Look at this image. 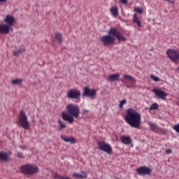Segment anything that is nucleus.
<instances>
[{
  "mask_svg": "<svg viewBox=\"0 0 179 179\" xmlns=\"http://www.w3.org/2000/svg\"><path fill=\"white\" fill-rule=\"evenodd\" d=\"M108 34L109 35H104L101 38V41L105 46L113 45L115 41V38H117L119 41L122 42L127 40L126 36H124L117 28H110Z\"/></svg>",
  "mask_w": 179,
  "mask_h": 179,
  "instance_id": "nucleus-1",
  "label": "nucleus"
},
{
  "mask_svg": "<svg viewBox=\"0 0 179 179\" xmlns=\"http://www.w3.org/2000/svg\"><path fill=\"white\" fill-rule=\"evenodd\" d=\"M126 122L131 127L138 128L141 124V115L134 108H129L126 111V114L124 117Z\"/></svg>",
  "mask_w": 179,
  "mask_h": 179,
  "instance_id": "nucleus-2",
  "label": "nucleus"
},
{
  "mask_svg": "<svg viewBox=\"0 0 179 179\" xmlns=\"http://www.w3.org/2000/svg\"><path fill=\"white\" fill-rule=\"evenodd\" d=\"M66 110L68 111V113H62V116L64 121L69 122L70 124H72L76 118H78L80 111V108L76 104L70 103L67 105Z\"/></svg>",
  "mask_w": 179,
  "mask_h": 179,
  "instance_id": "nucleus-3",
  "label": "nucleus"
},
{
  "mask_svg": "<svg viewBox=\"0 0 179 179\" xmlns=\"http://www.w3.org/2000/svg\"><path fill=\"white\" fill-rule=\"evenodd\" d=\"M18 127L23 128L25 130H29L31 124L30 122L28 121L27 115L24 110H21L17 122Z\"/></svg>",
  "mask_w": 179,
  "mask_h": 179,
  "instance_id": "nucleus-4",
  "label": "nucleus"
},
{
  "mask_svg": "<svg viewBox=\"0 0 179 179\" xmlns=\"http://www.w3.org/2000/svg\"><path fill=\"white\" fill-rule=\"evenodd\" d=\"M21 171L24 174L33 175L38 171L36 166L26 164L20 168Z\"/></svg>",
  "mask_w": 179,
  "mask_h": 179,
  "instance_id": "nucleus-5",
  "label": "nucleus"
},
{
  "mask_svg": "<svg viewBox=\"0 0 179 179\" xmlns=\"http://www.w3.org/2000/svg\"><path fill=\"white\" fill-rule=\"evenodd\" d=\"M99 148L111 155H113V148L110 144L106 143L105 141H101L98 143Z\"/></svg>",
  "mask_w": 179,
  "mask_h": 179,
  "instance_id": "nucleus-6",
  "label": "nucleus"
},
{
  "mask_svg": "<svg viewBox=\"0 0 179 179\" xmlns=\"http://www.w3.org/2000/svg\"><path fill=\"white\" fill-rule=\"evenodd\" d=\"M166 54L173 62H176L179 60L178 50H174V49H168Z\"/></svg>",
  "mask_w": 179,
  "mask_h": 179,
  "instance_id": "nucleus-7",
  "label": "nucleus"
},
{
  "mask_svg": "<svg viewBox=\"0 0 179 179\" xmlns=\"http://www.w3.org/2000/svg\"><path fill=\"white\" fill-rule=\"evenodd\" d=\"M80 96L81 92L76 89H72L67 93L68 98L71 99H79Z\"/></svg>",
  "mask_w": 179,
  "mask_h": 179,
  "instance_id": "nucleus-8",
  "label": "nucleus"
},
{
  "mask_svg": "<svg viewBox=\"0 0 179 179\" xmlns=\"http://www.w3.org/2000/svg\"><path fill=\"white\" fill-rule=\"evenodd\" d=\"M96 95V90L94 89H90L89 87L84 88V92L83 93V96L90 97L94 99Z\"/></svg>",
  "mask_w": 179,
  "mask_h": 179,
  "instance_id": "nucleus-9",
  "label": "nucleus"
},
{
  "mask_svg": "<svg viewBox=\"0 0 179 179\" xmlns=\"http://www.w3.org/2000/svg\"><path fill=\"white\" fill-rule=\"evenodd\" d=\"M152 172V169L148 166H141L136 169L138 175H150Z\"/></svg>",
  "mask_w": 179,
  "mask_h": 179,
  "instance_id": "nucleus-10",
  "label": "nucleus"
},
{
  "mask_svg": "<svg viewBox=\"0 0 179 179\" xmlns=\"http://www.w3.org/2000/svg\"><path fill=\"white\" fill-rule=\"evenodd\" d=\"M153 92L156 94L157 97L162 99V100H165L166 97L168 96V94L159 89H154Z\"/></svg>",
  "mask_w": 179,
  "mask_h": 179,
  "instance_id": "nucleus-11",
  "label": "nucleus"
},
{
  "mask_svg": "<svg viewBox=\"0 0 179 179\" xmlns=\"http://www.w3.org/2000/svg\"><path fill=\"white\" fill-rule=\"evenodd\" d=\"M4 22L6 23L7 26L11 29V27L14 24L15 18L13 17V15H6V18L4 19Z\"/></svg>",
  "mask_w": 179,
  "mask_h": 179,
  "instance_id": "nucleus-12",
  "label": "nucleus"
},
{
  "mask_svg": "<svg viewBox=\"0 0 179 179\" xmlns=\"http://www.w3.org/2000/svg\"><path fill=\"white\" fill-rule=\"evenodd\" d=\"M11 29L6 24H0V34H8Z\"/></svg>",
  "mask_w": 179,
  "mask_h": 179,
  "instance_id": "nucleus-13",
  "label": "nucleus"
},
{
  "mask_svg": "<svg viewBox=\"0 0 179 179\" xmlns=\"http://www.w3.org/2000/svg\"><path fill=\"white\" fill-rule=\"evenodd\" d=\"M120 76L118 73L113 74L109 76L108 80L110 82L118 81L120 80Z\"/></svg>",
  "mask_w": 179,
  "mask_h": 179,
  "instance_id": "nucleus-14",
  "label": "nucleus"
},
{
  "mask_svg": "<svg viewBox=\"0 0 179 179\" xmlns=\"http://www.w3.org/2000/svg\"><path fill=\"white\" fill-rule=\"evenodd\" d=\"M121 139H122V142L125 145H129L132 142V140L129 136H123L122 137Z\"/></svg>",
  "mask_w": 179,
  "mask_h": 179,
  "instance_id": "nucleus-15",
  "label": "nucleus"
},
{
  "mask_svg": "<svg viewBox=\"0 0 179 179\" xmlns=\"http://www.w3.org/2000/svg\"><path fill=\"white\" fill-rule=\"evenodd\" d=\"M61 138H62L64 141H66V142H70V143H76L75 138H73V137L69 138V137H67V136H61Z\"/></svg>",
  "mask_w": 179,
  "mask_h": 179,
  "instance_id": "nucleus-16",
  "label": "nucleus"
},
{
  "mask_svg": "<svg viewBox=\"0 0 179 179\" xmlns=\"http://www.w3.org/2000/svg\"><path fill=\"white\" fill-rule=\"evenodd\" d=\"M134 22L137 24L138 27H141V22L138 18V14H136V13H135V14L134 15V20H133Z\"/></svg>",
  "mask_w": 179,
  "mask_h": 179,
  "instance_id": "nucleus-17",
  "label": "nucleus"
},
{
  "mask_svg": "<svg viewBox=\"0 0 179 179\" xmlns=\"http://www.w3.org/2000/svg\"><path fill=\"white\" fill-rule=\"evenodd\" d=\"M110 11L115 17L118 16V7H111Z\"/></svg>",
  "mask_w": 179,
  "mask_h": 179,
  "instance_id": "nucleus-18",
  "label": "nucleus"
},
{
  "mask_svg": "<svg viewBox=\"0 0 179 179\" xmlns=\"http://www.w3.org/2000/svg\"><path fill=\"white\" fill-rule=\"evenodd\" d=\"M0 159L6 162L8 159V154L4 152H0Z\"/></svg>",
  "mask_w": 179,
  "mask_h": 179,
  "instance_id": "nucleus-19",
  "label": "nucleus"
},
{
  "mask_svg": "<svg viewBox=\"0 0 179 179\" xmlns=\"http://www.w3.org/2000/svg\"><path fill=\"white\" fill-rule=\"evenodd\" d=\"M73 177L76 178H80V179L86 178L87 174L85 173H83V174H78V173H75L73 174Z\"/></svg>",
  "mask_w": 179,
  "mask_h": 179,
  "instance_id": "nucleus-20",
  "label": "nucleus"
},
{
  "mask_svg": "<svg viewBox=\"0 0 179 179\" xmlns=\"http://www.w3.org/2000/svg\"><path fill=\"white\" fill-rule=\"evenodd\" d=\"M55 39L61 43L62 42V34H60L59 32H57L55 34Z\"/></svg>",
  "mask_w": 179,
  "mask_h": 179,
  "instance_id": "nucleus-21",
  "label": "nucleus"
},
{
  "mask_svg": "<svg viewBox=\"0 0 179 179\" xmlns=\"http://www.w3.org/2000/svg\"><path fill=\"white\" fill-rule=\"evenodd\" d=\"M25 52V49L24 48H20V49H18V50L15 51L13 52V55L14 56H17L21 53H24Z\"/></svg>",
  "mask_w": 179,
  "mask_h": 179,
  "instance_id": "nucleus-22",
  "label": "nucleus"
},
{
  "mask_svg": "<svg viewBox=\"0 0 179 179\" xmlns=\"http://www.w3.org/2000/svg\"><path fill=\"white\" fill-rule=\"evenodd\" d=\"M53 178L55 179H71L68 176H59V175H57V174H55L53 176Z\"/></svg>",
  "mask_w": 179,
  "mask_h": 179,
  "instance_id": "nucleus-23",
  "label": "nucleus"
},
{
  "mask_svg": "<svg viewBox=\"0 0 179 179\" xmlns=\"http://www.w3.org/2000/svg\"><path fill=\"white\" fill-rule=\"evenodd\" d=\"M148 124L150 125L152 131H155L157 130L158 128L155 124L152 123V122H148Z\"/></svg>",
  "mask_w": 179,
  "mask_h": 179,
  "instance_id": "nucleus-24",
  "label": "nucleus"
},
{
  "mask_svg": "<svg viewBox=\"0 0 179 179\" xmlns=\"http://www.w3.org/2000/svg\"><path fill=\"white\" fill-rule=\"evenodd\" d=\"M22 80L21 79H15L12 81L13 85H21Z\"/></svg>",
  "mask_w": 179,
  "mask_h": 179,
  "instance_id": "nucleus-25",
  "label": "nucleus"
},
{
  "mask_svg": "<svg viewBox=\"0 0 179 179\" xmlns=\"http://www.w3.org/2000/svg\"><path fill=\"white\" fill-rule=\"evenodd\" d=\"M58 122L59 124L60 130L66 127V125L64 122H62L61 120H59Z\"/></svg>",
  "mask_w": 179,
  "mask_h": 179,
  "instance_id": "nucleus-26",
  "label": "nucleus"
},
{
  "mask_svg": "<svg viewBox=\"0 0 179 179\" xmlns=\"http://www.w3.org/2000/svg\"><path fill=\"white\" fill-rule=\"evenodd\" d=\"M124 78L126 79V80H129V81H135L134 78L130 76H128V75H125L124 76Z\"/></svg>",
  "mask_w": 179,
  "mask_h": 179,
  "instance_id": "nucleus-27",
  "label": "nucleus"
},
{
  "mask_svg": "<svg viewBox=\"0 0 179 179\" xmlns=\"http://www.w3.org/2000/svg\"><path fill=\"white\" fill-rule=\"evenodd\" d=\"M158 108H159V106H158L157 103H153V104L150 106V110H157Z\"/></svg>",
  "mask_w": 179,
  "mask_h": 179,
  "instance_id": "nucleus-28",
  "label": "nucleus"
},
{
  "mask_svg": "<svg viewBox=\"0 0 179 179\" xmlns=\"http://www.w3.org/2000/svg\"><path fill=\"white\" fill-rule=\"evenodd\" d=\"M134 10L139 14L143 13V9L141 7H135Z\"/></svg>",
  "mask_w": 179,
  "mask_h": 179,
  "instance_id": "nucleus-29",
  "label": "nucleus"
},
{
  "mask_svg": "<svg viewBox=\"0 0 179 179\" xmlns=\"http://www.w3.org/2000/svg\"><path fill=\"white\" fill-rule=\"evenodd\" d=\"M126 103H127V100H125V99L122 100V101L120 102V107L121 108H122L123 106H124V105H125Z\"/></svg>",
  "mask_w": 179,
  "mask_h": 179,
  "instance_id": "nucleus-30",
  "label": "nucleus"
},
{
  "mask_svg": "<svg viewBox=\"0 0 179 179\" xmlns=\"http://www.w3.org/2000/svg\"><path fill=\"white\" fill-rule=\"evenodd\" d=\"M173 129L178 133H179V123L178 124H176L173 126Z\"/></svg>",
  "mask_w": 179,
  "mask_h": 179,
  "instance_id": "nucleus-31",
  "label": "nucleus"
},
{
  "mask_svg": "<svg viewBox=\"0 0 179 179\" xmlns=\"http://www.w3.org/2000/svg\"><path fill=\"white\" fill-rule=\"evenodd\" d=\"M151 78L155 80V82H159V78L158 77H155L154 76H151Z\"/></svg>",
  "mask_w": 179,
  "mask_h": 179,
  "instance_id": "nucleus-32",
  "label": "nucleus"
},
{
  "mask_svg": "<svg viewBox=\"0 0 179 179\" xmlns=\"http://www.w3.org/2000/svg\"><path fill=\"white\" fill-rule=\"evenodd\" d=\"M122 3L127 5L128 3V0H120Z\"/></svg>",
  "mask_w": 179,
  "mask_h": 179,
  "instance_id": "nucleus-33",
  "label": "nucleus"
},
{
  "mask_svg": "<svg viewBox=\"0 0 179 179\" xmlns=\"http://www.w3.org/2000/svg\"><path fill=\"white\" fill-rule=\"evenodd\" d=\"M17 157H20V158H23V155L21 152H18Z\"/></svg>",
  "mask_w": 179,
  "mask_h": 179,
  "instance_id": "nucleus-34",
  "label": "nucleus"
},
{
  "mask_svg": "<svg viewBox=\"0 0 179 179\" xmlns=\"http://www.w3.org/2000/svg\"><path fill=\"white\" fill-rule=\"evenodd\" d=\"M166 154H171V153H172V150L171 149H169V150H167L166 151Z\"/></svg>",
  "mask_w": 179,
  "mask_h": 179,
  "instance_id": "nucleus-35",
  "label": "nucleus"
},
{
  "mask_svg": "<svg viewBox=\"0 0 179 179\" xmlns=\"http://www.w3.org/2000/svg\"><path fill=\"white\" fill-rule=\"evenodd\" d=\"M89 113V110H83V114H87V113Z\"/></svg>",
  "mask_w": 179,
  "mask_h": 179,
  "instance_id": "nucleus-36",
  "label": "nucleus"
},
{
  "mask_svg": "<svg viewBox=\"0 0 179 179\" xmlns=\"http://www.w3.org/2000/svg\"><path fill=\"white\" fill-rule=\"evenodd\" d=\"M6 1H7V0H0V3H5Z\"/></svg>",
  "mask_w": 179,
  "mask_h": 179,
  "instance_id": "nucleus-37",
  "label": "nucleus"
},
{
  "mask_svg": "<svg viewBox=\"0 0 179 179\" xmlns=\"http://www.w3.org/2000/svg\"><path fill=\"white\" fill-rule=\"evenodd\" d=\"M169 2H170L171 3H174V1H173V0H170V1H169Z\"/></svg>",
  "mask_w": 179,
  "mask_h": 179,
  "instance_id": "nucleus-38",
  "label": "nucleus"
},
{
  "mask_svg": "<svg viewBox=\"0 0 179 179\" xmlns=\"http://www.w3.org/2000/svg\"><path fill=\"white\" fill-rule=\"evenodd\" d=\"M20 148H22V150H24V149H26V147L25 146H21Z\"/></svg>",
  "mask_w": 179,
  "mask_h": 179,
  "instance_id": "nucleus-39",
  "label": "nucleus"
},
{
  "mask_svg": "<svg viewBox=\"0 0 179 179\" xmlns=\"http://www.w3.org/2000/svg\"><path fill=\"white\" fill-rule=\"evenodd\" d=\"M164 1H168V2L170 1V0H164Z\"/></svg>",
  "mask_w": 179,
  "mask_h": 179,
  "instance_id": "nucleus-40",
  "label": "nucleus"
},
{
  "mask_svg": "<svg viewBox=\"0 0 179 179\" xmlns=\"http://www.w3.org/2000/svg\"><path fill=\"white\" fill-rule=\"evenodd\" d=\"M178 70H179V67H178Z\"/></svg>",
  "mask_w": 179,
  "mask_h": 179,
  "instance_id": "nucleus-41",
  "label": "nucleus"
},
{
  "mask_svg": "<svg viewBox=\"0 0 179 179\" xmlns=\"http://www.w3.org/2000/svg\"><path fill=\"white\" fill-rule=\"evenodd\" d=\"M1 179V178H0Z\"/></svg>",
  "mask_w": 179,
  "mask_h": 179,
  "instance_id": "nucleus-42",
  "label": "nucleus"
}]
</instances>
